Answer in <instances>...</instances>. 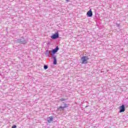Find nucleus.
Wrapping results in <instances>:
<instances>
[{
	"label": "nucleus",
	"mask_w": 128,
	"mask_h": 128,
	"mask_svg": "<svg viewBox=\"0 0 128 128\" xmlns=\"http://www.w3.org/2000/svg\"><path fill=\"white\" fill-rule=\"evenodd\" d=\"M89 60L88 57V56H84L81 58V60L82 62V64H88V60Z\"/></svg>",
	"instance_id": "f257e3e1"
},
{
	"label": "nucleus",
	"mask_w": 128,
	"mask_h": 128,
	"mask_svg": "<svg viewBox=\"0 0 128 128\" xmlns=\"http://www.w3.org/2000/svg\"><path fill=\"white\" fill-rule=\"evenodd\" d=\"M16 42H20V44H26V42H28V40H24V38H23V37L21 38L20 39H18L17 40H16Z\"/></svg>",
	"instance_id": "f03ea898"
},
{
	"label": "nucleus",
	"mask_w": 128,
	"mask_h": 128,
	"mask_svg": "<svg viewBox=\"0 0 128 128\" xmlns=\"http://www.w3.org/2000/svg\"><path fill=\"white\" fill-rule=\"evenodd\" d=\"M59 38L60 36L58 35V32H56L55 34L51 36V38H52V40H56V38Z\"/></svg>",
	"instance_id": "7ed1b4c3"
},
{
	"label": "nucleus",
	"mask_w": 128,
	"mask_h": 128,
	"mask_svg": "<svg viewBox=\"0 0 128 128\" xmlns=\"http://www.w3.org/2000/svg\"><path fill=\"white\" fill-rule=\"evenodd\" d=\"M126 110V106H124V104H122L120 107V112H125Z\"/></svg>",
	"instance_id": "20e7f679"
},
{
	"label": "nucleus",
	"mask_w": 128,
	"mask_h": 128,
	"mask_svg": "<svg viewBox=\"0 0 128 128\" xmlns=\"http://www.w3.org/2000/svg\"><path fill=\"white\" fill-rule=\"evenodd\" d=\"M58 50H60V48H58V46H56V48L52 50V53L53 54H50L51 56L52 54H56L58 52Z\"/></svg>",
	"instance_id": "39448f33"
},
{
	"label": "nucleus",
	"mask_w": 128,
	"mask_h": 128,
	"mask_svg": "<svg viewBox=\"0 0 128 128\" xmlns=\"http://www.w3.org/2000/svg\"><path fill=\"white\" fill-rule=\"evenodd\" d=\"M52 58H54V64H58L56 60V56H55L54 54H52Z\"/></svg>",
	"instance_id": "423d86ee"
},
{
	"label": "nucleus",
	"mask_w": 128,
	"mask_h": 128,
	"mask_svg": "<svg viewBox=\"0 0 128 128\" xmlns=\"http://www.w3.org/2000/svg\"><path fill=\"white\" fill-rule=\"evenodd\" d=\"M87 16L90 18H92V10H90L87 12Z\"/></svg>",
	"instance_id": "0eeeda50"
},
{
	"label": "nucleus",
	"mask_w": 128,
	"mask_h": 128,
	"mask_svg": "<svg viewBox=\"0 0 128 128\" xmlns=\"http://www.w3.org/2000/svg\"><path fill=\"white\" fill-rule=\"evenodd\" d=\"M53 120H54V118H52V116H50L48 118L47 122L50 124L52 122Z\"/></svg>",
	"instance_id": "6e6552de"
},
{
	"label": "nucleus",
	"mask_w": 128,
	"mask_h": 128,
	"mask_svg": "<svg viewBox=\"0 0 128 128\" xmlns=\"http://www.w3.org/2000/svg\"><path fill=\"white\" fill-rule=\"evenodd\" d=\"M68 105L66 104H64V106H60L59 108V110H64V108H68Z\"/></svg>",
	"instance_id": "1a4fd4ad"
},
{
	"label": "nucleus",
	"mask_w": 128,
	"mask_h": 128,
	"mask_svg": "<svg viewBox=\"0 0 128 128\" xmlns=\"http://www.w3.org/2000/svg\"><path fill=\"white\" fill-rule=\"evenodd\" d=\"M51 52H52V51L46 50V56H50V54Z\"/></svg>",
	"instance_id": "9d476101"
},
{
	"label": "nucleus",
	"mask_w": 128,
	"mask_h": 128,
	"mask_svg": "<svg viewBox=\"0 0 128 128\" xmlns=\"http://www.w3.org/2000/svg\"><path fill=\"white\" fill-rule=\"evenodd\" d=\"M44 70H47V68H48V66H47V65H44Z\"/></svg>",
	"instance_id": "9b49d317"
},
{
	"label": "nucleus",
	"mask_w": 128,
	"mask_h": 128,
	"mask_svg": "<svg viewBox=\"0 0 128 128\" xmlns=\"http://www.w3.org/2000/svg\"><path fill=\"white\" fill-rule=\"evenodd\" d=\"M12 128H16V126L14 125L13 126H12Z\"/></svg>",
	"instance_id": "f8f14e48"
},
{
	"label": "nucleus",
	"mask_w": 128,
	"mask_h": 128,
	"mask_svg": "<svg viewBox=\"0 0 128 128\" xmlns=\"http://www.w3.org/2000/svg\"><path fill=\"white\" fill-rule=\"evenodd\" d=\"M60 100L61 102H64V100H66L64 99V98H62V99H60Z\"/></svg>",
	"instance_id": "ddd939ff"
},
{
	"label": "nucleus",
	"mask_w": 128,
	"mask_h": 128,
	"mask_svg": "<svg viewBox=\"0 0 128 128\" xmlns=\"http://www.w3.org/2000/svg\"><path fill=\"white\" fill-rule=\"evenodd\" d=\"M117 26H120V24H116Z\"/></svg>",
	"instance_id": "4468645a"
},
{
	"label": "nucleus",
	"mask_w": 128,
	"mask_h": 128,
	"mask_svg": "<svg viewBox=\"0 0 128 128\" xmlns=\"http://www.w3.org/2000/svg\"><path fill=\"white\" fill-rule=\"evenodd\" d=\"M66 2H68L69 0H66Z\"/></svg>",
	"instance_id": "2eb2a0df"
}]
</instances>
